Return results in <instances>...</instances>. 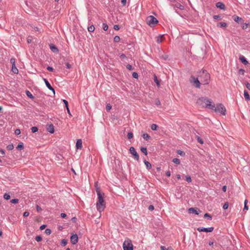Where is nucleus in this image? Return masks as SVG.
<instances>
[{"label": "nucleus", "instance_id": "obj_42", "mask_svg": "<svg viewBox=\"0 0 250 250\" xmlns=\"http://www.w3.org/2000/svg\"><path fill=\"white\" fill-rule=\"evenodd\" d=\"M120 40V37L118 36H116L114 38V41L115 42H119Z\"/></svg>", "mask_w": 250, "mask_h": 250}, {"label": "nucleus", "instance_id": "obj_29", "mask_svg": "<svg viewBox=\"0 0 250 250\" xmlns=\"http://www.w3.org/2000/svg\"><path fill=\"white\" fill-rule=\"evenodd\" d=\"M204 218H207V219H208L209 220H211L212 219L211 216L209 214H208V213H205L204 214Z\"/></svg>", "mask_w": 250, "mask_h": 250}, {"label": "nucleus", "instance_id": "obj_36", "mask_svg": "<svg viewBox=\"0 0 250 250\" xmlns=\"http://www.w3.org/2000/svg\"><path fill=\"white\" fill-rule=\"evenodd\" d=\"M157 125L156 124H152L151 125V129L153 130H156L157 128Z\"/></svg>", "mask_w": 250, "mask_h": 250}, {"label": "nucleus", "instance_id": "obj_57", "mask_svg": "<svg viewBox=\"0 0 250 250\" xmlns=\"http://www.w3.org/2000/svg\"><path fill=\"white\" fill-rule=\"evenodd\" d=\"M154 208L153 205H149L148 208V209L150 211L153 210L154 209Z\"/></svg>", "mask_w": 250, "mask_h": 250}, {"label": "nucleus", "instance_id": "obj_32", "mask_svg": "<svg viewBox=\"0 0 250 250\" xmlns=\"http://www.w3.org/2000/svg\"><path fill=\"white\" fill-rule=\"evenodd\" d=\"M3 198L5 200H9L10 199V195L9 194L5 193L3 195Z\"/></svg>", "mask_w": 250, "mask_h": 250}, {"label": "nucleus", "instance_id": "obj_28", "mask_svg": "<svg viewBox=\"0 0 250 250\" xmlns=\"http://www.w3.org/2000/svg\"><path fill=\"white\" fill-rule=\"evenodd\" d=\"M241 24H242V28L243 29H246L249 26V24L244 23V22H243V23H242Z\"/></svg>", "mask_w": 250, "mask_h": 250}, {"label": "nucleus", "instance_id": "obj_62", "mask_svg": "<svg viewBox=\"0 0 250 250\" xmlns=\"http://www.w3.org/2000/svg\"><path fill=\"white\" fill-rule=\"evenodd\" d=\"M121 3L123 6H125L126 3V0H121Z\"/></svg>", "mask_w": 250, "mask_h": 250}, {"label": "nucleus", "instance_id": "obj_61", "mask_svg": "<svg viewBox=\"0 0 250 250\" xmlns=\"http://www.w3.org/2000/svg\"><path fill=\"white\" fill-rule=\"evenodd\" d=\"M246 87L249 90H250V83H246Z\"/></svg>", "mask_w": 250, "mask_h": 250}, {"label": "nucleus", "instance_id": "obj_11", "mask_svg": "<svg viewBox=\"0 0 250 250\" xmlns=\"http://www.w3.org/2000/svg\"><path fill=\"white\" fill-rule=\"evenodd\" d=\"M227 113V110L226 107L222 104H220V113L222 115L225 116Z\"/></svg>", "mask_w": 250, "mask_h": 250}, {"label": "nucleus", "instance_id": "obj_15", "mask_svg": "<svg viewBox=\"0 0 250 250\" xmlns=\"http://www.w3.org/2000/svg\"><path fill=\"white\" fill-rule=\"evenodd\" d=\"M47 130L50 133H53L54 132V127L52 124L48 125Z\"/></svg>", "mask_w": 250, "mask_h": 250}, {"label": "nucleus", "instance_id": "obj_50", "mask_svg": "<svg viewBox=\"0 0 250 250\" xmlns=\"http://www.w3.org/2000/svg\"><path fill=\"white\" fill-rule=\"evenodd\" d=\"M120 58H121V59L122 60H125L126 58V56L124 54H122L120 56Z\"/></svg>", "mask_w": 250, "mask_h": 250}, {"label": "nucleus", "instance_id": "obj_24", "mask_svg": "<svg viewBox=\"0 0 250 250\" xmlns=\"http://www.w3.org/2000/svg\"><path fill=\"white\" fill-rule=\"evenodd\" d=\"M141 150L142 152L145 155H147V149L146 147H142L141 148Z\"/></svg>", "mask_w": 250, "mask_h": 250}, {"label": "nucleus", "instance_id": "obj_9", "mask_svg": "<svg viewBox=\"0 0 250 250\" xmlns=\"http://www.w3.org/2000/svg\"><path fill=\"white\" fill-rule=\"evenodd\" d=\"M189 213H192L195 214H199L201 212V210L197 208H191L188 209Z\"/></svg>", "mask_w": 250, "mask_h": 250}, {"label": "nucleus", "instance_id": "obj_58", "mask_svg": "<svg viewBox=\"0 0 250 250\" xmlns=\"http://www.w3.org/2000/svg\"><path fill=\"white\" fill-rule=\"evenodd\" d=\"M113 28L115 30H118L120 29V27H119V26L118 25H114V27H113Z\"/></svg>", "mask_w": 250, "mask_h": 250}, {"label": "nucleus", "instance_id": "obj_5", "mask_svg": "<svg viewBox=\"0 0 250 250\" xmlns=\"http://www.w3.org/2000/svg\"><path fill=\"white\" fill-rule=\"evenodd\" d=\"M146 22L150 26H152L158 22V20L153 16H149L146 18Z\"/></svg>", "mask_w": 250, "mask_h": 250}, {"label": "nucleus", "instance_id": "obj_45", "mask_svg": "<svg viewBox=\"0 0 250 250\" xmlns=\"http://www.w3.org/2000/svg\"><path fill=\"white\" fill-rule=\"evenodd\" d=\"M108 25L106 23L103 24V28L104 31H106L108 29Z\"/></svg>", "mask_w": 250, "mask_h": 250}, {"label": "nucleus", "instance_id": "obj_16", "mask_svg": "<svg viewBox=\"0 0 250 250\" xmlns=\"http://www.w3.org/2000/svg\"><path fill=\"white\" fill-rule=\"evenodd\" d=\"M165 39L164 36L163 35H160L157 37L156 42L157 43H160Z\"/></svg>", "mask_w": 250, "mask_h": 250}, {"label": "nucleus", "instance_id": "obj_23", "mask_svg": "<svg viewBox=\"0 0 250 250\" xmlns=\"http://www.w3.org/2000/svg\"><path fill=\"white\" fill-rule=\"evenodd\" d=\"M143 138L146 140H148L150 138V136L147 133H144L142 135Z\"/></svg>", "mask_w": 250, "mask_h": 250}, {"label": "nucleus", "instance_id": "obj_17", "mask_svg": "<svg viewBox=\"0 0 250 250\" xmlns=\"http://www.w3.org/2000/svg\"><path fill=\"white\" fill-rule=\"evenodd\" d=\"M239 59L245 64H247L248 63V62L247 61V60L245 58L244 56H240L239 57Z\"/></svg>", "mask_w": 250, "mask_h": 250}, {"label": "nucleus", "instance_id": "obj_48", "mask_svg": "<svg viewBox=\"0 0 250 250\" xmlns=\"http://www.w3.org/2000/svg\"><path fill=\"white\" fill-rule=\"evenodd\" d=\"M45 233L47 235H49L51 233V230L49 229H46L45 230Z\"/></svg>", "mask_w": 250, "mask_h": 250}, {"label": "nucleus", "instance_id": "obj_37", "mask_svg": "<svg viewBox=\"0 0 250 250\" xmlns=\"http://www.w3.org/2000/svg\"><path fill=\"white\" fill-rule=\"evenodd\" d=\"M111 108L112 106L109 104H107L105 107V109L107 111H109Z\"/></svg>", "mask_w": 250, "mask_h": 250}, {"label": "nucleus", "instance_id": "obj_13", "mask_svg": "<svg viewBox=\"0 0 250 250\" xmlns=\"http://www.w3.org/2000/svg\"><path fill=\"white\" fill-rule=\"evenodd\" d=\"M50 49L51 50L54 52V53H58L59 52V49L58 48L53 44H50Z\"/></svg>", "mask_w": 250, "mask_h": 250}, {"label": "nucleus", "instance_id": "obj_44", "mask_svg": "<svg viewBox=\"0 0 250 250\" xmlns=\"http://www.w3.org/2000/svg\"><path fill=\"white\" fill-rule=\"evenodd\" d=\"M229 208V203L228 202H226L224 205H223V208L224 209H228Z\"/></svg>", "mask_w": 250, "mask_h": 250}, {"label": "nucleus", "instance_id": "obj_6", "mask_svg": "<svg viewBox=\"0 0 250 250\" xmlns=\"http://www.w3.org/2000/svg\"><path fill=\"white\" fill-rule=\"evenodd\" d=\"M129 151L131 154L133 155L134 156V158L138 161L139 159V156L138 154L137 153V151H136L135 148L134 147H130L129 148Z\"/></svg>", "mask_w": 250, "mask_h": 250}, {"label": "nucleus", "instance_id": "obj_12", "mask_svg": "<svg viewBox=\"0 0 250 250\" xmlns=\"http://www.w3.org/2000/svg\"><path fill=\"white\" fill-rule=\"evenodd\" d=\"M43 81L45 83V85L47 87V88L50 89V90L52 91L54 93V94H55V90L52 87V86L51 85V84L49 83L48 82V81L45 78H43Z\"/></svg>", "mask_w": 250, "mask_h": 250}, {"label": "nucleus", "instance_id": "obj_52", "mask_svg": "<svg viewBox=\"0 0 250 250\" xmlns=\"http://www.w3.org/2000/svg\"><path fill=\"white\" fill-rule=\"evenodd\" d=\"M126 68L129 70H132L133 69V67L131 65L127 64L126 66Z\"/></svg>", "mask_w": 250, "mask_h": 250}, {"label": "nucleus", "instance_id": "obj_51", "mask_svg": "<svg viewBox=\"0 0 250 250\" xmlns=\"http://www.w3.org/2000/svg\"><path fill=\"white\" fill-rule=\"evenodd\" d=\"M10 62L12 64V65H14L15 64V59L13 58L10 59Z\"/></svg>", "mask_w": 250, "mask_h": 250}, {"label": "nucleus", "instance_id": "obj_55", "mask_svg": "<svg viewBox=\"0 0 250 250\" xmlns=\"http://www.w3.org/2000/svg\"><path fill=\"white\" fill-rule=\"evenodd\" d=\"M46 69L47 70L51 71V72H53L54 70L53 68L51 66H47Z\"/></svg>", "mask_w": 250, "mask_h": 250}, {"label": "nucleus", "instance_id": "obj_14", "mask_svg": "<svg viewBox=\"0 0 250 250\" xmlns=\"http://www.w3.org/2000/svg\"><path fill=\"white\" fill-rule=\"evenodd\" d=\"M76 147L77 149H81L82 148V141L81 139H78L77 141Z\"/></svg>", "mask_w": 250, "mask_h": 250}, {"label": "nucleus", "instance_id": "obj_26", "mask_svg": "<svg viewBox=\"0 0 250 250\" xmlns=\"http://www.w3.org/2000/svg\"><path fill=\"white\" fill-rule=\"evenodd\" d=\"M26 94L27 96L31 99H33L34 97L32 95V94L31 93V92L28 90L26 91Z\"/></svg>", "mask_w": 250, "mask_h": 250}, {"label": "nucleus", "instance_id": "obj_31", "mask_svg": "<svg viewBox=\"0 0 250 250\" xmlns=\"http://www.w3.org/2000/svg\"><path fill=\"white\" fill-rule=\"evenodd\" d=\"M172 162L176 164H177V165H179L180 164V161L179 159H177V158H174L173 160H172Z\"/></svg>", "mask_w": 250, "mask_h": 250}, {"label": "nucleus", "instance_id": "obj_49", "mask_svg": "<svg viewBox=\"0 0 250 250\" xmlns=\"http://www.w3.org/2000/svg\"><path fill=\"white\" fill-rule=\"evenodd\" d=\"M177 153L181 156H183L185 154V152L180 150L177 151Z\"/></svg>", "mask_w": 250, "mask_h": 250}, {"label": "nucleus", "instance_id": "obj_35", "mask_svg": "<svg viewBox=\"0 0 250 250\" xmlns=\"http://www.w3.org/2000/svg\"><path fill=\"white\" fill-rule=\"evenodd\" d=\"M127 136L128 139H131L133 137V134L131 132H129L127 133Z\"/></svg>", "mask_w": 250, "mask_h": 250}, {"label": "nucleus", "instance_id": "obj_59", "mask_svg": "<svg viewBox=\"0 0 250 250\" xmlns=\"http://www.w3.org/2000/svg\"><path fill=\"white\" fill-rule=\"evenodd\" d=\"M155 104L157 105H160L161 104V102H160V100L158 99H156V102H155Z\"/></svg>", "mask_w": 250, "mask_h": 250}, {"label": "nucleus", "instance_id": "obj_60", "mask_svg": "<svg viewBox=\"0 0 250 250\" xmlns=\"http://www.w3.org/2000/svg\"><path fill=\"white\" fill-rule=\"evenodd\" d=\"M29 214V213L27 211H25L24 213H23V216L24 217H27Z\"/></svg>", "mask_w": 250, "mask_h": 250}, {"label": "nucleus", "instance_id": "obj_40", "mask_svg": "<svg viewBox=\"0 0 250 250\" xmlns=\"http://www.w3.org/2000/svg\"><path fill=\"white\" fill-rule=\"evenodd\" d=\"M10 202L13 203V204H17V203H19V199H12L10 201Z\"/></svg>", "mask_w": 250, "mask_h": 250}, {"label": "nucleus", "instance_id": "obj_8", "mask_svg": "<svg viewBox=\"0 0 250 250\" xmlns=\"http://www.w3.org/2000/svg\"><path fill=\"white\" fill-rule=\"evenodd\" d=\"M213 229H214V228L213 227H210V228H208L200 227V228H197V230L200 232L204 231V232H212L213 231Z\"/></svg>", "mask_w": 250, "mask_h": 250}, {"label": "nucleus", "instance_id": "obj_7", "mask_svg": "<svg viewBox=\"0 0 250 250\" xmlns=\"http://www.w3.org/2000/svg\"><path fill=\"white\" fill-rule=\"evenodd\" d=\"M70 241L73 245L77 244L78 242V237L76 234H72L70 237Z\"/></svg>", "mask_w": 250, "mask_h": 250}, {"label": "nucleus", "instance_id": "obj_39", "mask_svg": "<svg viewBox=\"0 0 250 250\" xmlns=\"http://www.w3.org/2000/svg\"><path fill=\"white\" fill-rule=\"evenodd\" d=\"M35 240L37 242H40L42 240V237L40 235H38L36 237Z\"/></svg>", "mask_w": 250, "mask_h": 250}, {"label": "nucleus", "instance_id": "obj_3", "mask_svg": "<svg viewBox=\"0 0 250 250\" xmlns=\"http://www.w3.org/2000/svg\"><path fill=\"white\" fill-rule=\"evenodd\" d=\"M96 191L98 195V201L96 204L97 210L99 212L103 211L105 207V202L104 200V194L100 190V188L96 187Z\"/></svg>", "mask_w": 250, "mask_h": 250}, {"label": "nucleus", "instance_id": "obj_20", "mask_svg": "<svg viewBox=\"0 0 250 250\" xmlns=\"http://www.w3.org/2000/svg\"><path fill=\"white\" fill-rule=\"evenodd\" d=\"M244 97H245V100L246 101H248L250 100V95H249L248 92L246 90L244 91Z\"/></svg>", "mask_w": 250, "mask_h": 250}, {"label": "nucleus", "instance_id": "obj_33", "mask_svg": "<svg viewBox=\"0 0 250 250\" xmlns=\"http://www.w3.org/2000/svg\"><path fill=\"white\" fill-rule=\"evenodd\" d=\"M31 129L33 133H35V132H37L38 130V128L36 126L32 127Z\"/></svg>", "mask_w": 250, "mask_h": 250}, {"label": "nucleus", "instance_id": "obj_56", "mask_svg": "<svg viewBox=\"0 0 250 250\" xmlns=\"http://www.w3.org/2000/svg\"><path fill=\"white\" fill-rule=\"evenodd\" d=\"M36 209H37V211L38 212H40L42 210V209L41 208V207H40L38 205H37V207H36Z\"/></svg>", "mask_w": 250, "mask_h": 250}, {"label": "nucleus", "instance_id": "obj_10", "mask_svg": "<svg viewBox=\"0 0 250 250\" xmlns=\"http://www.w3.org/2000/svg\"><path fill=\"white\" fill-rule=\"evenodd\" d=\"M232 18L233 20L237 23L241 24L243 23L244 20L241 17H240L237 15H234L232 17Z\"/></svg>", "mask_w": 250, "mask_h": 250}, {"label": "nucleus", "instance_id": "obj_4", "mask_svg": "<svg viewBox=\"0 0 250 250\" xmlns=\"http://www.w3.org/2000/svg\"><path fill=\"white\" fill-rule=\"evenodd\" d=\"M124 250H133V245L131 241L129 239H126L123 243Z\"/></svg>", "mask_w": 250, "mask_h": 250}, {"label": "nucleus", "instance_id": "obj_34", "mask_svg": "<svg viewBox=\"0 0 250 250\" xmlns=\"http://www.w3.org/2000/svg\"><path fill=\"white\" fill-rule=\"evenodd\" d=\"M196 138L199 143L201 144H203L204 143L203 140L200 137L197 136Z\"/></svg>", "mask_w": 250, "mask_h": 250}, {"label": "nucleus", "instance_id": "obj_46", "mask_svg": "<svg viewBox=\"0 0 250 250\" xmlns=\"http://www.w3.org/2000/svg\"><path fill=\"white\" fill-rule=\"evenodd\" d=\"M245 70L243 69H240L238 73L239 75H244L245 74Z\"/></svg>", "mask_w": 250, "mask_h": 250}, {"label": "nucleus", "instance_id": "obj_64", "mask_svg": "<svg viewBox=\"0 0 250 250\" xmlns=\"http://www.w3.org/2000/svg\"><path fill=\"white\" fill-rule=\"evenodd\" d=\"M66 66L67 69H70L71 67V64L69 63H66Z\"/></svg>", "mask_w": 250, "mask_h": 250}, {"label": "nucleus", "instance_id": "obj_19", "mask_svg": "<svg viewBox=\"0 0 250 250\" xmlns=\"http://www.w3.org/2000/svg\"><path fill=\"white\" fill-rule=\"evenodd\" d=\"M11 70L14 73V74H18V69H17V68L16 67V65L15 64L14 65H13L12 66V69H11Z\"/></svg>", "mask_w": 250, "mask_h": 250}, {"label": "nucleus", "instance_id": "obj_2", "mask_svg": "<svg viewBox=\"0 0 250 250\" xmlns=\"http://www.w3.org/2000/svg\"><path fill=\"white\" fill-rule=\"evenodd\" d=\"M197 105L202 108H208L216 111L217 109L215 104L211 99L205 97L199 98L196 102Z\"/></svg>", "mask_w": 250, "mask_h": 250}, {"label": "nucleus", "instance_id": "obj_41", "mask_svg": "<svg viewBox=\"0 0 250 250\" xmlns=\"http://www.w3.org/2000/svg\"><path fill=\"white\" fill-rule=\"evenodd\" d=\"M222 165V166L221 170L222 171H225L226 170H227L228 169V166H224L223 164Z\"/></svg>", "mask_w": 250, "mask_h": 250}, {"label": "nucleus", "instance_id": "obj_25", "mask_svg": "<svg viewBox=\"0 0 250 250\" xmlns=\"http://www.w3.org/2000/svg\"><path fill=\"white\" fill-rule=\"evenodd\" d=\"M87 29H88L89 32H93L94 31V30H95V27L94 26V25H90V26L88 27Z\"/></svg>", "mask_w": 250, "mask_h": 250}, {"label": "nucleus", "instance_id": "obj_53", "mask_svg": "<svg viewBox=\"0 0 250 250\" xmlns=\"http://www.w3.org/2000/svg\"><path fill=\"white\" fill-rule=\"evenodd\" d=\"M132 76L133 78L137 79L138 77V75L136 72H133L132 74Z\"/></svg>", "mask_w": 250, "mask_h": 250}, {"label": "nucleus", "instance_id": "obj_27", "mask_svg": "<svg viewBox=\"0 0 250 250\" xmlns=\"http://www.w3.org/2000/svg\"><path fill=\"white\" fill-rule=\"evenodd\" d=\"M23 148V143H21L19 144L17 146V149L18 150H21Z\"/></svg>", "mask_w": 250, "mask_h": 250}, {"label": "nucleus", "instance_id": "obj_18", "mask_svg": "<svg viewBox=\"0 0 250 250\" xmlns=\"http://www.w3.org/2000/svg\"><path fill=\"white\" fill-rule=\"evenodd\" d=\"M220 9L225 11L227 10V6L224 3L220 2Z\"/></svg>", "mask_w": 250, "mask_h": 250}, {"label": "nucleus", "instance_id": "obj_47", "mask_svg": "<svg viewBox=\"0 0 250 250\" xmlns=\"http://www.w3.org/2000/svg\"><path fill=\"white\" fill-rule=\"evenodd\" d=\"M7 148L9 150H12L14 148V146L12 144L9 145L7 146Z\"/></svg>", "mask_w": 250, "mask_h": 250}, {"label": "nucleus", "instance_id": "obj_43", "mask_svg": "<svg viewBox=\"0 0 250 250\" xmlns=\"http://www.w3.org/2000/svg\"><path fill=\"white\" fill-rule=\"evenodd\" d=\"M186 180L188 183H190L191 182V178L190 176L188 175L186 176Z\"/></svg>", "mask_w": 250, "mask_h": 250}, {"label": "nucleus", "instance_id": "obj_22", "mask_svg": "<svg viewBox=\"0 0 250 250\" xmlns=\"http://www.w3.org/2000/svg\"><path fill=\"white\" fill-rule=\"evenodd\" d=\"M144 163L145 165L146 166V168L148 169H150V168L151 167V164L146 160L144 161Z\"/></svg>", "mask_w": 250, "mask_h": 250}, {"label": "nucleus", "instance_id": "obj_1", "mask_svg": "<svg viewBox=\"0 0 250 250\" xmlns=\"http://www.w3.org/2000/svg\"><path fill=\"white\" fill-rule=\"evenodd\" d=\"M191 81L196 83V87L199 88L200 84H205L208 83L210 79V75L205 70H203L199 72L198 78L191 77Z\"/></svg>", "mask_w": 250, "mask_h": 250}, {"label": "nucleus", "instance_id": "obj_21", "mask_svg": "<svg viewBox=\"0 0 250 250\" xmlns=\"http://www.w3.org/2000/svg\"><path fill=\"white\" fill-rule=\"evenodd\" d=\"M154 81L156 83L158 87H159L160 85V81L158 80L157 76L155 75H154Z\"/></svg>", "mask_w": 250, "mask_h": 250}, {"label": "nucleus", "instance_id": "obj_54", "mask_svg": "<svg viewBox=\"0 0 250 250\" xmlns=\"http://www.w3.org/2000/svg\"><path fill=\"white\" fill-rule=\"evenodd\" d=\"M15 133L16 135H19L21 133L20 129H16L15 131Z\"/></svg>", "mask_w": 250, "mask_h": 250}, {"label": "nucleus", "instance_id": "obj_63", "mask_svg": "<svg viewBox=\"0 0 250 250\" xmlns=\"http://www.w3.org/2000/svg\"><path fill=\"white\" fill-rule=\"evenodd\" d=\"M61 217L63 218H65L66 217V214L64 213H62L61 214Z\"/></svg>", "mask_w": 250, "mask_h": 250}, {"label": "nucleus", "instance_id": "obj_38", "mask_svg": "<svg viewBox=\"0 0 250 250\" xmlns=\"http://www.w3.org/2000/svg\"><path fill=\"white\" fill-rule=\"evenodd\" d=\"M67 243V241L65 239H62L61 241V245L63 246H65V245H66Z\"/></svg>", "mask_w": 250, "mask_h": 250}, {"label": "nucleus", "instance_id": "obj_30", "mask_svg": "<svg viewBox=\"0 0 250 250\" xmlns=\"http://www.w3.org/2000/svg\"><path fill=\"white\" fill-rule=\"evenodd\" d=\"M220 27L225 28L227 27V24L225 22H220Z\"/></svg>", "mask_w": 250, "mask_h": 250}]
</instances>
